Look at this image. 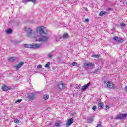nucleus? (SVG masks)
<instances>
[{
	"label": "nucleus",
	"instance_id": "1",
	"mask_svg": "<svg viewBox=\"0 0 127 127\" xmlns=\"http://www.w3.org/2000/svg\"><path fill=\"white\" fill-rule=\"evenodd\" d=\"M36 41H39V42H45L47 43L48 41V37L43 35H38L35 37Z\"/></svg>",
	"mask_w": 127,
	"mask_h": 127
},
{
	"label": "nucleus",
	"instance_id": "2",
	"mask_svg": "<svg viewBox=\"0 0 127 127\" xmlns=\"http://www.w3.org/2000/svg\"><path fill=\"white\" fill-rule=\"evenodd\" d=\"M42 44H24V46L25 48H33V49H37L39 48Z\"/></svg>",
	"mask_w": 127,
	"mask_h": 127
},
{
	"label": "nucleus",
	"instance_id": "3",
	"mask_svg": "<svg viewBox=\"0 0 127 127\" xmlns=\"http://www.w3.org/2000/svg\"><path fill=\"white\" fill-rule=\"evenodd\" d=\"M24 30L27 33V36H28V37H30V38H33V37H34V36H33V32L31 29L25 27Z\"/></svg>",
	"mask_w": 127,
	"mask_h": 127
},
{
	"label": "nucleus",
	"instance_id": "4",
	"mask_svg": "<svg viewBox=\"0 0 127 127\" xmlns=\"http://www.w3.org/2000/svg\"><path fill=\"white\" fill-rule=\"evenodd\" d=\"M95 66V64L94 63H86L84 64L83 68L85 69H88L89 67H94Z\"/></svg>",
	"mask_w": 127,
	"mask_h": 127
},
{
	"label": "nucleus",
	"instance_id": "5",
	"mask_svg": "<svg viewBox=\"0 0 127 127\" xmlns=\"http://www.w3.org/2000/svg\"><path fill=\"white\" fill-rule=\"evenodd\" d=\"M105 87L107 88V89H116V87H115V85L111 83V82L110 81H108L106 83Z\"/></svg>",
	"mask_w": 127,
	"mask_h": 127
},
{
	"label": "nucleus",
	"instance_id": "6",
	"mask_svg": "<svg viewBox=\"0 0 127 127\" xmlns=\"http://www.w3.org/2000/svg\"><path fill=\"white\" fill-rule=\"evenodd\" d=\"M36 32H37V36L38 35H41V34H43V28L41 27H38L36 29Z\"/></svg>",
	"mask_w": 127,
	"mask_h": 127
},
{
	"label": "nucleus",
	"instance_id": "7",
	"mask_svg": "<svg viewBox=\"0 0 127 127\" xmlns=\"http://www.w3.org/2000/svg\"><path fill=\"white\" fill-rule=\"evenodd\" d=\"M127 114H120L116 117V119H118L119 120H122L123 119H125V118H127Z\"/></svg>",
	"mask_w": 127,
	"mask_h": 127
},
{
	"label": "nucleus",
	"instance_id": "8",
	"mask_svg": "<svg viewBox=\"0 0 127 127\" xmlns=\"http://www.w3.org/2000/svg\"><path fill=\"white\" fill-rule=\"evenodd\" d=\"M113 39L119 43H123L124 42V39L123 38H120L117 36L114 37Z\"/></svg>",
	"mask_w": 127,
	"mask_h": 127
},
{
	"label": "nucleus",
	"instance_id": "9",
	"mask_svg": "<svg viewBox=\"0 0 127 127\" xmlns=\"http://www.w3.org/2000/svg\"><path fill=\"white\" fill-rule=\"evenodd\" d=\"M74 123V119L73 118H70L68 120L66 124L67 127H69V126H71L72 123Z\"/></svg>",
	"mask_w": 127,
	"mask_h": 127
},
{
	"label": "nucleus",
	"instance_id": "10",
	"mask_svg": "<svg viewBox=\"0 0 127 127\" xmlns=\"http://www.w3.org/2000/svg\"><path fill=\"white\" fill-rule=\"evenodd\" d=\"M28 99L30 100L31 101H32L33 100H34V98H35V95H34V93H30L28 96Z\"/></svg>",
	"mask_w": 127,
	"mask_h": 127
},
{
	"label": "nucleus",
	"instance_id": "11",
	"mask_svg": "<svg viewBox=\"0 0 127 127\" xmlns=\"http://www.w3.org/2000/svg\"><path fill=\"white\" fill-rule=\"evenodd\" d=\"M90 85H91V82H89L87 84L82 86L81 89L82 91H86V90H87V89L89 88V86H90Z\"/></svg>",
	"mask_w": 127,
	"mask_h": 127
},
{
	"label": "nucleus",
	"instance_id": "12",
	"mask_svg": "<svg viewBox=\"0 0 127 127\" xmlns=\"http://www.w3.org/2000/svg\"><path fill=\"white\" fill-rule=\"evenodd\" d=\"M58 87L60 90H63L64 89H65V86L64 85V84L62 83H60L58 84Z\"/></svg>",
	"mask_w": 127,
	"mask_h": 127
},
{
	"label": "nucleus",
	"instance_id": "13",
	"mask_svg": "<svg viewBox=\"0 0 127 127\" xmlns=\"http://www.w3.org/2000/svg\"><path fill=\"white\" fill-rule=\"evenodd\" d=\"M24 64V63L21 62L20 63H19L16 66H15V68L16 69V70H18L22 66H23Z\"/></svg>",
	"mask_w": 127,
	"mask_h": 127
},
{
	"label": "nucleus",
	"instance_id": "14",
	"mask_svg": "<svg viewBox=\"0 0 127 127\" xmlns=\"http://www.w3.org/2000/svg\"><path fill=\"white\" fill-rule=\"evenodd\" d=\"M31 2L33 3H35L36 0H23V3H27V2Z\"/></svg>",
	"mask_w": 127,
	"mask_h": 127
},
{
	"label": "nucleus",
	"instance_id": "15",
	"mask_svg": "<svg viewBox=\"0 0 127 127\" xmlns=\"http://www.w3.org/2000/svg\"><path fill=\"white\" fill-rule=\"evenodd\" d=\"M61 38H64V39H68V38H69V35L67 33H65L64 34L63 36L61 37L60 39H61Z\"/></svg>",
	"mask_w": 127,
	"mask_h": 127
},
{
	"label": "nucleus",
	"instance_id": "16",
	"mask_svg": "<svg viewBox=\"0 0 127 127\" xmlns=\"http://www.w3.org/2000/svg\"><path fill=\"white\" fill-rule=\"evenodd\" d=\"M2 90H3V91H7L8 90H9V87H7L6 85H4L2 88H1Z\"/></svg>",
	"mask_w": 127,
	"mask_h": 127
},
{
	"label": "nucleus",
	"instance_id": "17",
	"mask_svg": "<svg viewBox=\"0 0 127 127\" xmlns=\"http://www.w3.org/2000/svg\"><path fill=\"white\" fill-rule=\"evenodd\" d=\"M61 121H59V120H58L57 122H56L55 123V124L54 125L56 126V127H59V126H60V124H61Z\"/></svg>",
	"mask_w": 127,
	"mask_h": 127
},
{
	"label": "nucleus",
	"instance_id": "18",
	"mask_svg": "<svg viewBox=\"0 0 127 127\" xmlns=\"http://www.w3.org/2000/svg\"><path fill=\"white\" fill-rule=\"evenodd\" d=\"M107 14V12L104 11H101L99 14V16H104V15H106Z\"/></svg>",
	"mask_w": 127,
	"mask_h": 127
},
{
	"label": "nucleus",
	"instance_id": "19",
	"mask_svg": "<svg viewBox=\"0 0 127 127\" xmlns=\"http://www.w3.org/2000/svg\"><path fill=\"white\" fill-rule=\"evenodd\" d=\"M72 66H75V67H79V65H78V63L76 62H73L72 63Z\"/></svg>",
	"mask_w": 127,
	"mask_h": 127
},
{
	"label": "nucleus",
	"instance_id": "20",
	"mask_svg": "<svg viewBox=\"0 0 127 127\" xmlns=\"http://www.w3.org/2000/svg\"><path fill=\"white\" fill-rule=\"evenodd\" d=\"M100 71H101V68L98 67L97 69H96L94 71V74H98L100 73Z\"/></svg>",
	"mask_w": 127,
	"mask_h": 127
},
{
	"label": "nucleus",
	"instance_id": "21",
	"mask_svg": "<svg viewBox=\"0 0 127 127\" xmlns=\"http://www.w3.org/2000/svg\"><path fill=\"white\" fill-rule=\"evenodd\" d=\"M8 60L9 62H13V61L15 60V59L14 58V57H10L8 59Z\"/></svg>",
	"mask_w": 127,
	"mask_h": 127
},
{
	"label": "nucleus",
	"instance_id": "22",
	"mask_svg": "<svg viewBox=\"0 0 127 127\" xmlns=\"http://www.w3.org/2000/svg\"><path fill=\"white\" fill-rule=\"evenodd\" d=\"M6 33H7V34H10L12 32V29L9 28L6 31Z\"/></svg>",
	"mask_w": 127,
	"mask_h": 127
},
{
	"label": "nucleus",
	"instance_id": "23",
	"mask_svg": "<svg viewBox=\"0 0 127 127\" xmlns=\"http://www.w3.org/2000/svg\"><path fill=\"white\" fill-rule=\"evenodd\" d=\"M98 106L100 108V109H103L104 108V103H99L98 104Z\"/></svg>",
	"mask_w": 127,
	"mask_h": 127
},
{
	"label": "nucleus",
	"instance_id": "24",
	"mask_svg": "<svg viewBox=\"0 0 127 127\" xmlns=\"http://www.w3.org/2000/svg\"><path fill=\"white\" fill-rule=\"evenodd\" d=\"M50 65V62H48L45 65V68H49Z\"/></svg>",
	"mask_w": 127,
	"mask_h": 127
},
{
	"label": "nucleus",
	"instance_id": "25",
	"mask_svg": "<svg viewBox=\"0 0 127 127\" xmlns=\"http://www.w3.org/2000/svg\"><path fill=\"white\" fill-rule=\"evenodd\" d=\"M44 100H48L49 96L47 94H45L43 96Z\"/></svg>",
	"mask_w": 127,
	"mask_h": 127
},
{
	"label": "nucleus",
	"instance_id": "26",
	"mask_svg": "<svg viewBox=\"0 0 127 127\" xmlns=\"http://www.w3.org/2000/svg\"><path fill=\"white\" fill-rule=\"evenodd\" d=\"M47 32V29L46 28H44L43 29V34H46V33Z\"/></svg>",
	"mask_w": 127,
	"mask_h": 127
},
{
	"label": "nucleus",
	"instance_id": "27",
	"mask_svg": "<svg viewBox=\"0 0 127 127\" xmlns=\"http://www.w3.org/2000/svg\"><path fill=\"white\" fill-rule=\"evenodd\" d=\"M93 121H94V118L91 117L88 119L87 122H88V123H92V122H93Z\"/></svg>",
	"mask_w": 127,
	"mask_h": 127
},
{
	"label": "nucleus",
	"instance_id": "28",
	"mask_svg": "<svg viewBox=\"0 0 127 127\" xmlns=\"http://www.w3.org/2000/svg\"><path fill=\"white\" fill-rule=\"evenodd\" d=\"M53 56V54H52V52H51L48 55V57H49V58H51V57H52Z\"/></svg>",
	"mask_w": 127,
	"mask_h": 127
},
{
	"label": "nucleus",
	"instance_id": "29",
	"mask_svg": "<svg viewBox=\"0 0 127 127\" xmlns=\"http://www.w3.org/2000/svg\"><path fill=\"white\" fill-rule=\"evenodd\" d=\"M14 123H15L16 124H19V120L17 119H15L14 120Z\"/></svg>",
	"mask_w": 127,
	"mask_h": 127
},
{
	"label": "nucleus",
	"instance_id": "30",
	"mask_svg": "<svg viewBox=\"0 0 127 127\" xmlns=\"http://www.w3.org/2000/svg\"><path fill=\"white\" fill-rule=\"evenodd\" d=\"M92 110L93 111H96V110H97V106L94 105L93 107H92Z\"/></svg>",
	"mask_w": 127,
	"mask_h": 127
},
{
	"label": "nucleus",
	"instance_id": "31",
	"mask_svg": "<svg viewBox=\"0 0 127 127\" xmlns=\"http://www.w3.org/2000/svg\"><path fill=\"white\" fill-rule=\"evenodd\" d=\"M121 26H122V27H125V26H126V24H124V23H122L121 24H120V25Z\"/></svg>",
	"mask_w": 127,
	"mask_h": 127
},
{
	"label": "nucleus",
	"instance_id": "32",
	"mask_svg": "<svg viewBox=\"0 0 127 127\" xmlns=\"http://www.w3.org/2000/svg\"><path fill=\"white\" fill-rule=\"evenodd\" d=\"M93 57H95V58H99V57H100V55H93Z\"/></svg>",
	"mask_w": 127,
	"mask_h": 127
},
{
	"label": "nucleus",
	"instance_id": "33",
	"mask_svg": "<svg viewBox=\"0 0 127 127\" xmlns=\"http://www.w3.org/2000/svg\"><path fill=\"white\" fill-rule=\"evenodd\" d=\"M41 68H42V65L39 64L37 66V68L38 69H41Z\"/></svg>",
	"mask_w": 127,
	"mask_h": 127
},
{
	"label": "nucleus",
	"instance_id": "34",
	"mask_svg": "<svg viewBox=\"0 0 127 127\" xmlns=\"http://www.w3.org/2000/svg\"><path fill=\"white\" fill-rule=\"evenodd\" d=\"M21 101H22V100H21V99H18L16 101V103H20V102H21Z\"/></svg>",
	"mask_w": 127,
	"mask_h": 127
},
{
	"label": "nucleus",
	"instance_id": "35",
	"mask_svg": "<svg viewBox=\"0 0 127 127\" xmlns=\"http://www.w3.org/2000/svg\"><path fill=\"white\" fill-rule=\"evenodd\" d=\"M110 109V106L108 105H106V109L105 110Z\"/></svg>",
	"mask_w": 127,
	"mask_h": 127
},
{
	"label": "nucleus",
	"instance_id": "36",
	"mask_svg": "<svg viewBox=\"0 0 127 127\" xmlns=\"http://www.w3.org/2000/svg\"><path fill=\"white\" fill-rule=\"evenodd\" d=\"M107 10H108V11H110L113 10V9L111 8H108Z\"/></svg>",
	"mask_w": 127,
	"mask_h": 127
},
{
	"label": "nucleus",
	"instance_id": "37",
	"mask_svg": "<svg viewBox=\"0 0 127 127\" xmlns=\"http://www.w3.org/2000/svg\"><path fill=\"white\" fill-rule=\"evenodd\" d=\"M85 21L86 22H88V21H89V19H85Z\"/></svg>",
	"mask_w": 127,
	"mask_h": 127
},
{
	"label": "nucleus",
	"instance_id": "38",
	"mask_svg": "<svg viewBox=\"0 0 127 127\" xmlns=\"http://www.w3.org/2000/svg\"><path fill=\"white\" fill-rule=\"evenodd\" d=\"M125 91H127V86H125Z\"/></svg>",
	"mask_w": 127,
	"mask_h": 127
},
{
	"label": "nucleus",
	"instance_id": "39",
	"mask_svg": "<svg viewBox=\"0 0 127 127\" xmlns=\"http://www.w3.org/2000/svg\"><path fill=\"white\" fill-rule=\"evenodd\" d=\"M74 115H76V113H74L72 114V116H74Z\"/></svg>",
	"mask_w": 127,
	"mask_h": 127
},
{
	"label": "nucleus",
	"instance_id": "40",
	"mask_svg": "<svg viewBox=\"0 0 127 127\" xmlns=\"http://www.w3.org/2000/svg\"><path fill=\"white\" fill-rule=\"evenodd\" d=\"M76 88V89H79L80 88V86H77Z\"/></svg>",
	"mask_w": 127,
	"mask_h": 127
},
{
	"label": "nucleus",
	"instance_id": "41",
	"mask_svg": "<svg viewBox=\"0 0 127 127\" xmlns=\"http://www.w3.org/2000/svg\"><path fill=\"white\" fill-rule=\"evenodd\" d=\"M126 5H127V2L126 3Z\"/></svg>",
	"mask_w": 127,
	"mask_h": 127
}]
</instances>
